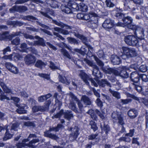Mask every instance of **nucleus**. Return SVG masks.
I'll return each mask as SVG.
<instances>
[{"label":"nucleus","instance_id":"obj_1","mask_svg":"<svg viewBox=\"0 0 148 148\" xmlns=\"http://www.w3.org/2000/svg\"><path fill=\"white\" fill-rule=\"evenodd\" d=\"M129 28L134 31L135 35L137 37L142 38L144 36V29L141 26L135 25H130Z\"/></svg>","mask_w":148,"mask_h":148},{"label":"nucleus","instance_id":"obj_2","mask_svg":"<svg viewBox=\"0 0 148 148\" xmlns=\"http://www.w3.org/2000/svg\"><path fill=\"white\" fill-rule=\"evenodd\" d=\"M91 16L88 21V26L92 29L96 28L98 25V20L99 17L95 13L92 12Z\"/></svg>","mask_w":148,"mask_h":148},{"label":"nucleus","instance_id":"obj_3","mask_svg":"<svg viewBox=\"0 0 148 148\" xmlns=\"http://www.w3.org/2000/svg\"><path fill=\"white\" fill-rule=\"evenodd\" d=\"M51 103V101L49 100L45 103L44 106H35L32 108V111L33 112H36L38 111L41 112L47 111L49 108V105Z\"/></svg>","mask_w":148,"mask_h":148},{"label":"nucleus","instance_id":"obj_4","mask_svg":"<svg viewBox=\"0 0 148 148\" xmlns=\"http://www.w3.org/2000/svg\"><path fill=\"white\" fill-rule=\"evenodd\" d=\"M64 114V117L68 121H69L71 118L73 117V116L72 112L71 110H66L64 112L63 110H61L60 112L56 114L53 117L55 118H58L60 117L63 114Z\"/></svg>","mask_w":148,"mask_h":148},{"label":"nucleus","instance_id":"obj_5","mask_svg":"<svg viewBox=\"0 0 148 148\" xmlns=\"http://www.w3.org/2000/svg\"><path fill=\"white\" fill-rule=\"evenodd\" d=\"M124 40L127 45L135 46L138 45V40L133 35H128L124 38Z\"/></svg>","mask_w":148,"mask_h":148},{"label":"nucleus","instance_id":"obj_6","mask_svg":"<svg viewBox=\"0 0 148 148\" xmlns=\"http://www.w3.org/2000/svg\"><path fill=\"white\" fill-rule=\"evenodd\" d=\"M111 116L113 121H116L119 124L122 125L125 124L123 117L121 113L114 112L112 113Z\"/></svg>","mask_w":148,"mask_h":148},{"label":"nucleus","instance_id":"obj_7","mask_svg":"<svg viewBox=\"0 0 148 148\" xmlns=\"http://www.w3.org/2000/svg\"><path fill=\"white\" fill-rule=\"evenodd\" d=\"M39 140L37 138L33 139L29 142L28 144H25L24 143H20L16 145L17 148H22V147L28 146L32 148H35L36 146L34 145L35 143L38 142Z\"/></svg>","mask_w":148,"mask_h":148},{"label":"nucleus","instance_id":"obj_8","mask_svg":"<svg viewBox=\"0 0 148 148\" xmlns=\"http://www.w3.org/2000/svg\"><path fill=\"white\" fill-rule=\"evenodd\" d=\"M122 21L123 22V23L118 22L116 24V25L123 27L127 26L129 28L130 26L132 25H131V24L132 22L133 19L130 16H127L124 17V18H123Z\"/></svg>","mask_w":148,"mask_h":148},{"label":"nucleus","instance_id":"obj_9","mask_svg":"<svg viewBox=\"0 0 148 148\" xmlns=\"http://www.w3.org/2000/svg\"><path fill=\"white\" fill-rule=\"evenodd\" d=\"M36 60V57L30 54L27 55L24 58V61L25 64L28 65L34 64Z\"/></svg>","mask_w":148,"mask_h":148},{"label":"nucleus","instance_id":"obj_10","mask_svg":"<svg viewBox=\"0 0 148 148\" xmlns=\"http://www.w3.org/2000/svg\"><path fill=\"white\" fill-rule=\"evenodd\" d=\"M10 12H15L20 13L24 12L27 10V8L25 6H20L15 5L13 6L9 10Z\"/></svg>","mask_w":148,"mask_h":148},{"label":"nucleus","instance_id":"obj_11","mask_svg":"<svg viewBox=\"0 0 148 148\" xmlns=\"http://www.w3.org/2000/svg\"><path fill=\"white\" fill-rule=\"evenodd\" d=\"M5 66L9 71L14 74H17L19 73L18 68L10 62H6L5 64Z\"/></svg>","mask_w":148,"mask_h":148},{"label":"nucleus","instance_id":"obj_12","mask_svg":"<svg viewBox=\"0 0 148 148\" xmlns=\"http://www.w3.org/2000/svg\"><path fill=\"white\" fill-rule=\"evenodd\" d=\"M69 130L72 131L70 135L69 139L70 140L73 141L77 138L79 135V128L76 126H75L74 128L70 127Z\"/></svg>","mask_w":148,"mask_h":148},{"label":"nucleus","instance_id":"obj_13","mask_svg":"<svg viewBox=\"0 0 148 148\" xmlns=\"http://www.w3.org/2000/svg\"><path fill=\"white\" fill-rule=\"evenodd\" d=\"M11 36L12 37H14L18 36H23L26 39H34V37L32 35H30L27 34H23L21 32H13L11 35Z\"/></svg>","mask_w":148,"mask_h":148},{"label":"nucleus","instance_id":"obj_14","mask_svg":"<svg viewBox=\"0 0 148 148\" xmlns=\"http://www.w3.org/2000/svg\"><path fill=\"white\" fill-rule=\"evenodd\" d=\"M114 25V21L110 19H106L102 24L103 27L105 29H111Z\"/></svg>","mask_w":148,"mask_h":148},{"label":"nucleus","instance_id":"obj_15","mask_svg":"<svg viewBox=\"0 0 148 148\" xmlns=\"http://www.w3.org/2000/svg\"><path fill=\"white\" fill-rule=\"evenodd\" d=\"M92 75L97 78H101L103 77L102 74L99 71L98 67L96 66L93 68L92 70Z\"/></svg>","mask_w":148,"mask_h":148},{"label":"nucleus","instance_id":"obj_16","mask_svg":"<svg viewBox=\"0 0 148 148\" xmlns=\"http://www.w3.org/2000/svg\"><path fill=\"white\" fill-rule=\"evenodd\" d=\"M79 29H77V32H75V36L81 40L83 43L86 45H87L88 43L87 41V39L83 35H80L79 33Z\"/></svg>","mask_w":148,"mask_h":148},{"label":"nucleus","instance_id":"obj_17","mask_svg":"<svg viewBox=\"0 0 148 148\" xmlns=\"http://www.w3.org/2000/svg\"><path fill=\"white\" fill-rule=\"evenodd\" d=\"M127 115L131 119H133L136 117L138 115L137 111L134 109L129 110L127 112Z\"/></svg>","mask_w":148,"mask_h":148},{"label":"nucleus","instance_id":"obj_18","mask_svg":"<svg viewBox=\"0 0 148 148\" xmlns=\"http://www.w3.org/2000/svg\"><path fill=\"white\" fill-rule=\"evenodd\" d=\"M98 84L101 87H104L106 86L111 87L110 83L106 79H101L98 81Z\"/></svg>","mask_w":148,"mask_h":148},{"label":"nucleus","instance_id":"obj_19","mask_svg":"<svg viewBox=\"0 0 148 148\" xmlns=\"http://www.w3.org/2000/svg\"><path fill=\"white\" fill-rule=\"evenodd\" d=\"M79 76L86 85H89V82L87 81L88 79V76L85 73L82 71H80Z\"/></svg>","mask_w":148,"mask_h":148},{"label":"nucleus","instance_id":"obj_20","mask_svg":"<svg viewBox=\"0 0 148 148\" xmlns=\"http://www.w3.org/2000/svg\"><path fill=\"white\" fill-rule=\"evenodd\" d=\"M111 60L112 64L114 65L119 64L121 62L120 58L116 56H112L111 57Z\"/></svg>","mask_w":148,"mask_h":148},{"label":"nucleus","instance_id":"obj_21","mask_svg":"<svg viewBox=\"0 0 148 148\" xmlns=\"http://www.w3.org/2000/svg\"><path fill=\"white\" fill-rule=\"evenodd\" d=\"M6 132L5 134V136L3 138V140L4 141L8 139L11 138L13 134L11 132V131L8 128V127H7L6 129Z\"/></svg>","mask_w":148,"mask_h":148},{"label":"nucleus","instance_id":"obj_22","mask_svg":"<svg viewBox=\"0 0 148 148\" xmlns=\"http://www.w3.org/2000/svg\"><path fill=\"white\" fill-rule=\"evenodd\" d=\"M0 86L5 93L7 94L12 93V92L11 88L8 87L3 82L0 83Z\"/></svg>","mask_w":148,"mask_h":148},{"label":"nucleus","instance_id":"obj_23","mask_svg":"<svg viewBox=\"0 0 148 148\" xmlns=\"http://www.w3.org/2000/svg\"><path fill=\"white\" fill-rule=\"evenodd\" d=\"M52 96V95L49 93L45 95H41L38 97V101L40 102H43Z\"/></svg>","mask_w":148,"mask_h":148},{"label":"nucleus","instance_id":"obj_24","mask_svg":"<svg viewBox=\"0 0 148 148\" xmlns=\"http://www.w3.org/2000/svg\"><path fill=\"white\" fill-rule=\"evenodd\" d=\"M40 13L41 14L45 17L51 19L52 18L49 16V14H50L51 15H54V12L52 10H50L49 9L47 10L45 12L41 11L40 12Z\"/></svg>","mask_w":148,"mask_h":148},{"label":"nucleus","instance_id":"obj_25","mask_svg":"<svg viewBox=\"0 0 148 148\" xmlns=\"http://www.w3.org/2000/svg\"><path fill=\"white\" fill-rule=\"evenodd\" d=\"M76 8L79 10L84 12H86L88 9L87 6L82 3L77 5Z\"/></svg>","mask_w":148,"mask_h":148},{"label":"nucleus","instance_id":"obj_26","mask_svg":"<svg viewBox=\"0 0 148 148\" xmlns=\"http://www.w3.org/2000/svg\"><path fill=\"white\" fill-rule=\"evenodd\" d=\"M65 27V29L70 30V32L73 33L75 35V32H77V29H79L78 28H76L74 27L68 25L63 23V25L62 28H63Z\"/></svg>","mask_w":148,"mask_h":148},{"label":"nucleus","instance_id":"obj_27","mask_svg":"<svg viewBox=\"0 0 148 148\" xmlns=\"http://www.w3.org/2000/svg\"><path fill=\"white\" fill-rule=\"evenodd\" d=\"M61 9L63 12L66 14H69L71 12V8L64 4H62L61 6Z\"/></svg>","mask_w":148,"mask_h":148},{"label":"nucleus","instance_id":"obj_28","mask_svg":"<svg viewBox=\"0 0 148 148\" xmlns=\"http://www.w3.org/2000/svg\"><path fill=\"white\" fill-rule=\"evenodd\" d=\"M87 113L89 114L91 118L95 121H97L98 120V117L95 112L94 110L92 109L89 110Z\"/></svg>","mask_w":148,"mask_h":148},{"label":"nucleus","instance_id":"obj_29","mask_svg":"<svg viewBox=\"0 0 148 148\" xmlns=\"http://www.w3.org/2000/svg\"><path fill=\"white\" fill-rule=\"evenodd\" d=\"M60 52L64 56L69 59H71V56L69 53L68 51L64 48H62L60 50Z\"/></svg>","mask_w":148,"mask_h":148},{"label":"nucleus","instance_id":"obj_30","mask_svg":"<svg viewBox=\"0 0 148 148\" xmlns=\"http://www.w3.org/2000/svg\"><path fill=\"white\" fill-rule=\"evenodd\" d=\"M109 90L112 96L117 99H119L121 98L120 94L119 92L113 90L110 88L109 89Z\"/></svg>","mask_w":148,"mask_h":148},{"label":"nucleus","instance_id":"obj_31","mask_svg":"<svg viewBox=\"0 0 148 148\" xmlns=\"http://www.w3.org/2000/svg\"><path fill=\"white\" fill-rule=\"evenodd\" d=\"M60 81L62 83L65 84L67 85L69 84L70 82V79L68 77L66 78L65 77H62L60 75L59 77Z\"/></svg>","mask_w":148,"mask_h":148},{"label":"nucleus","instance_id":"obj_32","mask_svg":"<svg viewBox=\"0 0 148 148\" xmlns=\"http://www.w3.org/2000/svg\"><path fill=\"white\" fill-rule=\"evenodd\" d=\"M12 34L9 35L7 32H5L3 34L0 35V40H3L6 39H9L11 40V38L13 37L11 36Z\"/></svg>","mask_w":148,"mask_h":148},{"label":"nucleus","instance_id":"obj_33","mask_svg":"<svg viewBox=\"0 0 148 148\" xmlns=\"http://www.w3.org/2000/svg\"><path fill=\"white\" fill-rule=\"evenodd\" d=\"M45 135L46 136L49 137L55 140H56L58 138L57 136L55 134H52L50 133L49 131H48L45 133Z\"/></svg>","mask_w":148,"mask_h":148},{"label":"nucleus","instance_id":"obj_34","mask_svg":"<svg viewBox=\"0 0 148 148\" xmlns=\"http://www.w3.org/2000/svg\"><path fill=\"white\" fill-rule=\"evenodd\" d=\"M138 54L134 48H131L128 56V57H135L137 56Z\"/></svg>","mask_w":148,"mask_h":148},{"label":"nucleus","instance_id":"obj_35","mask_svg":"<svg viewBox=\"0 0 148 148\" xmlns=\"http://www.w3.org/2000/svg\"><path fill=\"white\" fill-rule=\"evenodd\" d=\"M34 45L36 46H45V44L44 42L43 39L42 38H40L39 40L34 41Z\"/></svg>","mask_w":148,"mask_h":148},{"label":"nucleus","instance_id":"obj_36","mask_svg":"<svg viewBox=\"0 0 148 148\" xmlns=\"http://www.w3.org/2000/svg\"><path fill=\"white\" fill-rule=\"evenodd\" d=\"M58 46L60 48H64V47H65L68 50H69L71 53H73V52L72 51L71 48L68 46L64 42H62L58 44Z\"/></svg>","mask_w":148,"mask_h":148},{"label":"nucleus","instance_id":"obj_37","mask_svg":"<svg viewBox=\"0 0 148 148\" xmlns=\"http://www.w3.org/2000/svg\"><path fill=\"white\" fill-rule=\"evenodd\" d=\"M82 99L84 103L86 105H90L91 102L89 98L86 96H83L82 97Z\"/></svg>","mask_w":148,"mask_h":148},{"label":"nucleus","instance_id":"obj_38","mask_svg":"<svg viewBox=\"0 0 148 148\" xmlns=\"http://www.w3.org/2000/svg\"><path fill=\"white\" fill-rule=\"evenodd\" d=\"M101 127L102 130L104 131L106 134H107L110 131V129L109 126L107 125L104 124L103 127H102V125H101Z\"/></svg>","mask_w":148,"mask_h":148},{"label":"nucleus","instance_id":"obj_39","mask_svg":"<svg viewBox=\"0 0 148 148\" xmlns=\"http://www.w3.org/2000/svg\"><path fill=\"white\" fill-rule=\"evenodd\" d=\"M49 4L51 7L53 8H56L58 7V3L56 1L50 0Z\"/></svg>","mask_w":148,"mask_h":148},{"label":"nucleus","instance_id":"obj_40","mask_svg":"<svg viewBox=\"0 0 148 148\" xmlns=\"http://www.w3.org/2000/svg\"><path fill=\"white\" fill-rule=\"evenodd\" d=\"M5 99H6L7 100H10V99L7 97V95H5L3 92H2L0 95V100L1 101H4Z\"/></svg>","mask_w":148,"mask_h":148},{"label":"nucleus","instance_id":"obj_41","mask_svg":"<svg viewBox=\"0 0 148 148\" xmlns=\"http://www.w3.org/2000/svg\"><path fill=\"white\" fill-rule=\"evenodd\" d=\"M22 18L24 20H27L28 21H32L33 20H35L36 19L35 17L31 15H28L24 16Z\"/></svg>","mask_w":148,"mask_h":148},{"label":"nucleus","instance_id":"obj_42","mask_svg":"<svg viewBox=\"0 0 148 148\" xmlns=\"http://www.w3.org/2000/svg\"><path fill=\"white\" fill-rule=\"evenodd\" d=\"M84 61L87 64L92 68L97 66L92 61L86 59H85Z\"/></svg>","mask_w":148,"mask_h":148},{"label":"nucleus","instance_id":"obj_43","mask_svg":"<svg viewBox=\"0 0 148 148\" xmlns=\"http://www.w3.org/2000/svg\"><path fill=\"white\" fill-rule=\"evenodd\" d=\"M20 40L19 37H17L11 41V43L13 45H17L20 43Z\"/></svg>","mask_w":148,"mask_h":148},{"label":"nucleus","instance_id":"obj_44","mask_svg":"<svg viewBox=\"0 0 148 148\" xmlns=\"http://www.w3.org/2000/svg\"><path fill=\"white\" fill-rule=\"evenodd\" d=\"M67 39L69 43L74 44H78V42L75 38L71 37H68Z\"/></svg>","mask_w":148,"mask_h":148},{"label":"nucleus","instance_id":"obj_45","mask_svg":"<svg viewBox=\"0 0 148 148\" xmlns=\"http://www.w3.org/2000/svg\"><path fill=\"white\" fill-rule=\"evenodd\" d=\"M120 76L124 78H127L128 77L129 74L125 70H123L120 72Z\"/></svg>","mask_w":148,"mask_h":148},{"label":"nucleus","instance_id":"obj_46","mask_svg":"<svg viewBox=\"0 0 148 148\" xmlns=\"http://www.w3.org/2000/svg\"><path fill=\"white\" fill-rule=\"evenodd\" d=\"M45 65V64L44 63L39 60H37L35 64V66H36L40 68H42V66H44Z\"/></svg>","mask_w":148,"mask_h":148},{"label":"nucleus","instance_id":"obj_47","mask_svg":"<svg viewBox=\"0 0 148 148\" xmlns=\"http://www.w3.org/2000/svg\"><path fill=\"white\" fill-rule=\"evenodd\" d=\"M131 48H129L126 47H122L121 49L124 54L127 55L128 56Z\"/></svg>","mask_w":148,"mask_h":148},{"label":"nucleus","instance_id":"obj_48","mask_svg":"<svg viewBox=\"0 0 148 148\" xmlns=\"http://www.w3.org/2000/svg\"><path fill=\"white\" fill-rule=\"evenodd\" d=\"M105 3L106 6L109 8H113L114 5V4L111 2V0H106Z\"/></svg>","mask_w":148,"mask_h":148},{"label":"nucleus","instance_id":"obj_49","mask_svg":"<svg viewBox=\"0 0 148 148\" xmlns=\"http://www.w3.org/2000/svg\"><path fill=\"white\" fill-rule=\"evenodd\" d=\"M98 134L97 133L95 134H91L88 136V139L89 140H92L97 139H98Z\"/></svg>","mask_w":148,"mask_h":148},{"label":"nucleus","instance_id":"obj_50","mask_svg":"<svg viewBox=\"0 0 148 148\" xmlns=\"http://www.w3.org/2000/svg\"><path fill=\"white\" fill-rule=\"evenodd\" d=\"M95 59L97 64L102 69L104 63L97 57H95Z\"/></svg>","mask_w":148,"mask_h":148},{"label":"nucleus","instance_id":"obj_51","mask_svg":"<svg viewBox=\"0 0 148 148\" xmlns=\"http://www.w3.org/2000/svg\"><path fill=\"white\" fill-rule=\"evenodd\" d=\"M125 95H126L127 97H130L137 101H138L139 100V98L138 97H136L133 95L130 94L129 92H125Z\"/></svg>","mask_w":148,"mask_h":148},{"label":"nucleus","instance_id":"obj_52","mask_svg":"<svg viewBox=\"0 0 148 148\" xmlns=\"http://www.w3.org/2000/svg\"><path fill=\"white\" fill-rule=\"evenodd\" d=\"M97 78H95L94 79H90V80L91 81L92 84L95 86L97 87L98 86V81L97 79Z\"/></svg>","mask_w":148,"mask_h":148},{"label":"nucleus","instance_id":"obj_53","mask_svg":"<svg viewBox=\"0 0 148 148\" xmlns=\"http://www.w3.org/2000/svg\"><path fill=\"white\" fill-rule=\"evenodd\" d=\"M96 113L100 117L101 119L103 120L105 119V117L104 116V113L101 112L99 110L97 109H96L95 110Z\"/></svg>","mask_w":148,"mask_h":148},{"label":"nucleus","instance_id":"obj_54","mask_svg":"<svg viewBox=\"0 0 148 148\" xmlns=\"http://www.w3.org/2000/svg\"><path fill=\"white\" fill-rule=\"evenodd\" d=\"M90 124L91 126V128L93 129L94 131H95L97 130V127L96 126V123L93 121H90Z\"/></svg>","mask_w":148,"mask_h":148},{"label":"nucleus","instance_id":"obj_55","mask_svg":"<svg viewBox=\"0 0 148 148\" xmlns=\"http://www.w3.org/2000/svg\"><path fill=\"white\" fill-rule=\"evenodd\" d=\"M92 12H90L88 14H84L83 20H89L90 16H91Z\"/></svg>","mask_w":148,"mask_h":148},{"label":"nucleus","instance_id":"obj_56","mask_svg":"<svg viewBox=\"0 0 148 148\" xmlns=\"http://www.w3.org/2000/svg\"><path fill=\"white\" fill-rule=\"evenodd\" d=\"M113 68H107L106 69H102V70L106 73H108L109 74H111L112 73V72Z\"/></svg>","mask_w":148,"mask_h":148},{"label":"nucleus","instance_id":"obj_57","mask_svg":"<svg viewBox=\"0 0 148 148\" xmlns=\"http://www.w3.org/2000/svg\"><path fill=\"white\" fill-rule=\"evenodd\" d=\"M120 101L122 104H127L131 102L132 100L131 99H121Z\"/></svg>","mask_w":148,"mask_h":148},{"label":"nucleus","instance_id":"obj_58","mask_svg":"<svg viewBox=\"0 0 148 148\" xmlns=\"http://www.w3.org/2000/svg\"><path fill=\"white\" fill-rule=\"evenodd\" d=\"M52 23L55 24L61 27H63V23L60 21H58L56 20L53 19L52 20Z\"/></svg>","mask_w":148,"mask_h":148},{"label":"nucleus","instance_id":"obj_59","mask_svg":"<svg viewBox=\"0 0 148 148\" xmlns=\"http://www.w3.org/2000/svg\"><path fill=\"white\" fill-rule=\"evenodd\" d=\"M36 137V136L35 134H30L28 136L27 139H24L22 141L23 142H27L29 140L30 138Z\"/></svg>","mask_w":148,"mask_h":148},{"label":"nucleus","instance_id":"obj_60","mask_svg":"<svg viewBox=\"0 0 148 148\" xmlns=\"http://www.w3.org/2000/svg\"><path fill=\"white\" fill-rule=\"evenodd\" d=\"M138 76H139V75L137 72L135 71L131 73L130 77L131 80L135 78L138 77Z\"/></svg>","mask_w":148,"mask_h":148},{"label":"nucleus","instance_id":"obj_61","mask_svg":"<svg viewBox=\"0 0 148 148\" xmlns=\"http://www.w3.org/2000/svg\"><path fill=\"white\" fill-rule=\"evenodd\" d=\"M69 95L70 97L72 99L73 101H78L79 99L72 92H70L69 93Z\"/></svg>","mask_w":148,"mask_h":148},{"label":"nucleus","instance_id":"obj_62","mask_svg":"<svg viewBox=\"0 0 148 148\" xmlns=\"http://www.w3.org/2000/svg\"><path fill=\"white\" fill-rule=\"evenodd\" d=\"M20 48L21 49V50L23 52H25L27 49V45L25 43H23L21 45Z\"/></svg>","mask_w":148,"mask_h":148},{"label":"nucleus","instance_id":"obj_63","mask_svg":"<svg viewBox=\"0 0 148 148\" xmlns=\"http://www.w3.org/2000/svg\"><path fill=\"white\" fill-rule=\"evenodd\" d=\"M139 71L142 72H145L147 71L146 66L145 65H141L139 68Z\"/></svg>","mask_w":148,"mask_h":148},{"label":"nucleus","instance_id":"obj_64","mask_svg":"<svg viewBox=\"0 0 148 148\" xmlns=\"http://www.w3.org/2000/svg\"><path fill=\"white\" fill-rule=\"evenodd\" d=\"M14 59L15 60H21L22 58V56L20 54L17 53L13 55Z\"/></svg>","mask_w":148,"mask_h":148}]
</instances>
